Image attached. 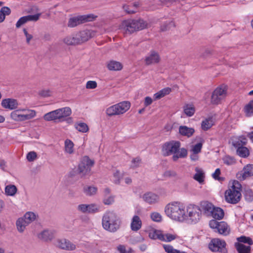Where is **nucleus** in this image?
<instances>
[{
	"instance_id": "ea45409f",
	"label": "nucleus",
	"mask_w": 253,
	"mask_h": 253,
	"mask_svg": "<svg viewBox=\"0 0 253 253\" xmlns=\"http://www.w3.org/2000/svg\"><path fill=\"white\" fill-rule=\"evenodd\" d=\"M17 188L15 185H8L5 188V192L8 196H14L17 192Z\"/></svg>"
},
{
	"instance_id": "f704fd0d",
	"label": "nucleus",
	"mask_w": 253,
	"mask_h": 253,
	"mask_svg": "<svg viewBox=\"0 0 253 253\" xmlns=\"http://www.w3.org/2000/svg\"><path fill=\"white\" fill-rule=\"evenodd\" d=\"M183 111L187 116L191 117L195 112V108L193 104H187L184 106Z\"/></svg>"
},
{
	"instance_id": "5fc2aeb1",
	"label": "nucleus",
	"mask_w": 253,
	"mask_h": 253,
	"mask_svg": "<svg viewBox=\"0 0 253 253\" xmlns=\"http://www.w3.org/2000/svg\"><path fill=\"white\" fill-rule=\"evenodd\" d=\"M245 198L246 200L249 202L253 200V192L251 189H247L245 191Z\"/></svg>"
},
{
	"instance_id": "37998d69",
	"label": "nucleus",
	"mask_w": 253,
	"mask_h": 253,
	"mask_svg": "<svg viewBox=\"0 0 253 253\" xmlns=\"http://www.w3.org/2000/svg\"><path fill=\"white\" fill-rule=\"evenodd\" d=\"M97 188L96 187L89 186L84 187V191L85 195L91 196L96 193Z\"/></svg>"
},
{
	"instance_id": "680f3d73",
	"label": "nucleus",
	"mask_w": 253,
	"mask_h": 253,
	"mask_svg": "<svg viewBox=\"0 0 253 253\" xmlns=\"http://www.w3.org/2000/svg\"><path fill=\"white\" fill-rule=\"evenodd\" d=\"M97 87V83L95 81H89L87 82L86 88L88 89H94Z\"/></svg>"
},
{
	"instance_id": "a19ab883",
	"label": "nucleus",
	"mask_w": 253,
	"mask_h": 253,
	"mask_svg": "<svg viewBox=\"0 0 253 253\" xmlns=\"http://www.w3.org/2000/svg\"><path fill=\"white\" fill-rule=\"evenodd\" d=\"M237 154L241 157L246 158L249 155L250 152L247 147L243 146L237 149Z\"/></svg>"
},
{
	"instance_id": "f3484780",
	"label": "nucleus",
	"mask_w": 253,
	"mask_h": 253,
	"mask_svg": "<svg viewBox=\"0 0 253 253\" xmlns=\"http://www.w3.org/2000/svg\"><path fill=\"white\" fill-rule=\"evenodd\" d=\"M1 104L2 107L4 108L13 110L17 108L18 102L15 99L6 98L2 100Z\"/></svg>"
},
{
	"instance_id": "5701e85b",
	"label": "nucleus",
	"mask_w": 253,
	"mask_h": 253,
	"mask_svg": "<svg viewBox=\"0 0 253 253\" xmlns=\"http://www.w3.org/2000/svg\"><path fill=\"white\" fill-rule=\"evenodd\" d=\"M215 207L211 203L207 201L202 202L201 204V211L208 215H210Z\"/></svg>"
},
{
	"instance_id": "6e6552de",
	"label": "nucleus",
	"mask_w": 253,
	"mask_h": 253,
	"mask_svg": "<svg viewBox=\"0 0 253 253\" xmlns=\"http://www.w3.org/2000/svg\"><path fill=\"white\" fill-rule=\"evenodd\" d=\"M130 107V102L124 101L108 107L106 109V113L109 116L119 115L126 113Z\"/></svg>"
},
{
	"instance_id": "9b49d317",
	"label": "nucleus",
	"mask_w": 253,
	"mask_h": 253,
	"mask_svg": "<svg viewBox=\"0 0 253 253\" xmlns=\"http://www.w3.org/2000/svg\"><path fill=\"white\" fill-rule=\"evenodd\" d=\"M211 228L214 229L219 234L227 235L229 234L230 228L227 224L224 221H217L216 220H211L209 222Z\"/></svg>"
},
{
	"instance_id": "603ef678",
	"label": "nucleus",
	"mask_w": 253,
	"mask_h": 253,
	"mask_svg": "<svg viewBox=\"0 0 253 253\" xmlns=\"http://www.w3.org/2000/svg\"><path fill=\"white\" fill-rule=\"evenodd\" d=\"M224 164L227 165H232L235 163V159L229 156H226L222 158Z\"/></svg>"
},
{
	"instance_id": "f257e3e1",
	"label": "nucleus",
	"mask_w": 253,
	"mask_h": 253,
	"mask_svg": "<svg viewBox=\"0 0 253 253\" xmlns=\"http://www.w3.org/2000/svg\"><path fill=\"white\" fill-rule=\"evenodd\" d=\"M180 146L181 143L179 141L171 140L167 142L162 146V154L165 156L173 155V161H177L179 158H185L187 155V149L185 148H180Z\"/></svg>"
},
{
	"instance_id": "39448f33",
	"label": "nucleus",
	"mask_w": 253,
	"mask_h": 253,
	"mask_svg": "<svg viewBox=\"0 0 253 253\" xmlns=\"http://www.w3.org/2000/svg\"><path fill=\"white\" fill-rule=\"evenodd\" d=\"M146 27L145 22L142 19L124 20L120 27L126 33L131 34L136 30H140Z\"/></svg>"
},
{
	"instance_id": "2eb2a0df",
	"label": "nucleus",
	"mask_w": 253,
	"mask_h": 253,
	"mask_svg": "<svg viewBox=\"0 0 253 253\" xmlns=\"http://www.w3.org/2000/svg\"><path fill=\"white\" fill-rule=\"evenodd\" d=\"M160 59V56L158 52L151 50L145 56L144 62L146 65H150L158 63Z\"/></svg>"
},
{
	"instance_id": "aec40b11",
	"label": "nucleus",
	"mask_w": 253,
	"mask_h": 253,
	"mask_svg": "<svg viewBox=\"0 0 253 253\" xmlns=\"http://www.w3.org/2000/svg\"><path fill=\"white\" fill-rule=\"evenodd\" d=\"M159 236L161 238L160 241L166 242H171L178 238V235L175 233H170L163 231H161V234Z\"/></svg>"
},
{
	"instance_id": "a18cd8bd",
	"label": "nucleus",
	"mask_w": 253,
	"mask_h": 253,
	"mask_svg": "<svg viewBox=\"0 0 253 253\" xmlns=\"http://www.w3.org/2000/svg\"><path fill=\"white\" fill-rule=\"evenodd\" d=\"M36 215L35 213L33 212H27L25 213L23 218L29 224L31 222L33 221L36 219Z\"/></svg>"
},
{
	"instance_id": "c9c22d12",
	"label": "nucleus",
	"mask_w": 253,
	"mask_h": 253,
	"mask_svg": "<svg viewBox=\"0 0 253 253\" xmlns=\"http://www.w3.org/2000/svg\"><path fill=\"white\" fill-rule=\"evenodd\" d=\"M28 225V223L23 217L19 218L16 221L17 228L19 232H23Z\"/></svg>"
},
{
	"instance_id": "9d476101",
	"label": "nucleus",
	"mask_w": 253,
	"mask_h": 253,
	"mask_svg": "<svg viewBox=\"0 0 253 253\" xmlns=\"http://www.w3.org/2000/svg\"><path fill=\"white\" fill-rule=\"evenodd\" d=\"M209 248L213 252L227 253L226 242L224 240L218 238L212 239L209 244Z\"/></svg>"
},
{
	"instance_id": "774afa93",
	"label": "nucleus",
	"mask_w": 253,
	"mask_h": 253,
	"mask_svg": "<svg viewBox=\"0 0 253 253\" xmlns=\"http://www.w3.org/2000/svg\"><path fill=\"white\" fill-rule=\"evenodd\" d=\"M191 154L190 156V159L192 161L196 162L199 159V153H195L194 152H191Z\"/></svg>"
},
{
	"instance_id": "8fccbe9b",
	"label": "nucleus",
	"mask_w": 253,
	"mask_h": 253,
	"mask_svg": "<svg viewBox=\"0 0 253 253\" xmlns=\"http://www.w3.org/2000/svg\"><path fill=\"white\" fill-rule=\"evenodd\" d=\"M220 169L219 168H217L215 169V171L212 174V177L215 180H217L219 182H222L224 180L225 178L223 177L220 176Z\"/></svg>"
},
{
	"instance_id": "c03bdc74",
	"label": "nucleus",
	"mask_w": 253,
	"mask_h": 253,
	"mask_svg": "<svg viewBox=\"0 0 253 253\" xmlns=\"http://www.w3.org/2000/svg\"><path fill=\"white\" fill-rule=\"evenodd\" d=\"M87 209L86 213H93L97 212L99 211L100 207L94 204H87Z\"/></svg>"
},
{
	"instance_id": "864d4df0",
	"label": "nucleus",
	"mask_w": 253,
	"mask_h": 253,
	"mask_svg": "<svg viewBox=\"0 0 253 253\" xmlns=\"http://www.w3.org/2000/svg\"><path fill=\"white\" fill-rule=\"evenodd\" d=\"M161 230H154L149 233V237L150 238L153 239H159L161 240L160 234H161Z\"/></svg>"
},
{
	"instance_id": "e2e57ef3",
	"label": "nucleus",
	"mask_w": 253,
	"mask_h": 253,
	"mask_svg": "<svg viewBox=\"0 0 253 253\" xmlns=\"http://www.w3.org/2000/svg\"><path fill=\"white\" fill-rule=\"evenodd\" d=\"M51 91L48 89H43L40 92V95L42 97H48L51 95Z\"/></svg>"
},
{
	"instance_id": "4468645a",
	"label": "nucleus",
	"mask_w": 253,
	"mask_h": 253,
	"mask_svg": "<svg viewBox=\"0 0 253 253\" xmlns=\"http://www.w3.org/2000/svg\"><path fill=\"white\" fill-rule=\"evenodd\" d=\"M54 244L58 248L66 251H74L76 249V245L66 239H57Z\"/></svg>"
},
{
	"instance_id": "69168bd1",
	"label": "nucleus",
	"mask_w": 253,
	"mask_h": 253,
	"mask_svg": "<svg viewBox=\"0 0 253 253\" xmlns=\"http://www.w3.org/2000/svg\"><path fill=\"white\" fill-rule=\"evenodd\" d=\"M87 209V204H80L77 207V210L83 213H86Z\"/></svg>"
},
{
	"instance_id": "bf43d9fd",
	"label": "nucleus",
	"mask_w": 253,
	"mask_h": 253,
	"mask_svg": "<svg viewBox=\"0 0 253 253\" xmlns=\"http://www.w3.org/2000/svg\"><path fill=\"white\" fill-rule=\"evenodd\" d=\"M37 157V153L34 151L29 152L27 155V159L29 162L34 161Z\"/></svg>"
},
{
	"instance_id": "09e8293b",
	"label": "nucleus",
	"mask_w": 253,
	"mask_h": 253,
	"mask_svg": "<svg viewBox=\"0 0 253 253\" xmlns=\"http://www.w3.org/2000/svg\"><path fill=\"white\" fill-rule=\"evenodd\" d=\"M76 128L82 132H86L88 130L87 125L84 123H80L76 125Z\"/></svg>"
},
{
	"instance_id": "0e129e2a",
	"label": "nucleus",
	"mask_w": 253,
	"mask_h": 253,
	"mask_svg": "<svg viewBox=\"0 0 253 253\" xmlns=\"http://www.w3.org/2000/svg\"><path fill=\"white\" fill-rule=\"evenodd\" d=\"M23 32L26 38V42L28 44H29L31 40L33 39V37L31 34L28 33V31L26 29H23Z\"/></svg>"
},
{
	"instance_id": "4be33fe9",
	"label": "nucleus",
	"mask_w": 253,
	"mask_h": 253,
	"mask_svg": "<svg viewBox=\"0 0 253 253\" xmlns=\"http://www.w3.org/2000/svg\"><path fill=\"white\" fill-rule=\"evenodd\" d=\"M195 132L194 128L188 127L185 126H181L179 127V132L182 135L187 137H191Z\"/></svg>"
},
{
	"instance_id": "72a5a7b5",
	"label": "nucleus",
	"mask_w": 253,
	"mask_h": 253,
	"mask_svg": "<svg viewBox=\"0 0 253 253\" xmlns=\"http://www.w3.org/2000/svg\"><path fill=\"white\" fill-rule=\"evenodd\" d=\"M171 91L169 87H166L160 90L154 94V97L155 100L159 99L166 95L169 94Z\"/></svg>"
},
{
	"instance_id": "49530a36",
	"label": "nucleus",
	"mask_w": 253,
	"mask_h": 253,
	"mask_svg": "<svg viewBox=\"0 0 253 253\" xmlns=\"http://www.w3.org/2000/svg\"><path fill=\"white\" fill-rule=\"evenodd\" d=\"M203 141H200L195 145H193L190 150L191 152L195 153H200L203 146Z\"/></svg>"
},
{
	"instance_id": "338daca9",
	"label": "nucleus",
	"mask_w": 253,
	"mask_h": 253,
	"mask_svg": "<svg viewBox=\"0 0 253 253\" xmlns=\"http://www.w3.org/2000/svg\"><path fill=\"white\" fill-rule=\"evenodd\" d=\"M140 163V160L139 158H135L132 161L131 167L135 168L139 166Z\"/></svg>"
},
{
	"instance_id": "7c9ffc66",
	"label": "nucleus",
	"mask_w": 253,
	"mask_h": 253,
	"mask_svg": "<svg viewBox=\"0 0 253 253\" xmlns=\"http://www.w3.org/2000/svg\"><path fill=\"white\" fill-rule=\"evenodd\" d=\"M58 112L56 110L46 113L43 116V119L46 121H56L59 120Z\"/></svg>"
},
{
	"instance_id": "2f4dec72",
	"label": "nucleus",
	"mask_w": 253,
	"mask_h": 253,
	"mask_svg": "<svg viewBox=\"0 0 253 253\" xmlns=\"http://www.w3.org/2000/svg\"><path fill=\"white\" fill-rule=\"evenodd\" d=\"M196 173L194 175V178L196 181H198L200 183H202L204 181L205 173L203 170L198 167L195 169Z\"/></svg>"
},
{
	"instance_id": "473e14b6",
	"label": "nucleus",
	"mask_w": 253,
	"mask_h": 253,
	"mask_svg": "<svg viewBox=\"0 0 253 253\" xmlns=\"http://www.w3.org/2000/svg\"><path fill=\"white\" fill-rule=\"evenodd\" d=\"M235 247L239 253H250L251 247L246 246L240 243H235Z\"/></svg>"
},
{
	"instance_id": "c85d7f7f",
	"label": "nucleus",
	"mask_w": 253,
	"mask_h": 253,
	"mask_svg": "<svg viewBox=\"0 0 253 253\" xmlns=\"http://www.w3.org/2000/svg\"><path fill=\"white\" fill-rule=\"evenodd\" d=\"M108 69L110 71H120L123 68L122 64L117 61L111 60L107 64Z\"/></svg>"
},
{
	"instance_id": "f8f14e48",
	"label": "nucleus",
	"mask_w": 253,
	"mask_h": 253,
	"mask_svg": "<svg viewBox=\"0 0 253 253\" xmlns=\"http://www.w3.org/2000/svg\"><path fill=\"white\" fill-rule=\"evenodd\" d=\"M227 93V88L225 86L221 85L217 87L212 92L211 96V103L213 104H218L223 99Z\"/></svg>"
},
{
	"instance_id": "e433bc0d",
	"label": "nucleus",
	"mask_w": 253,
	"mask_h": 253,
	"mask_svg": "<svg viewBox=\"0 0 253 253\" xmlns=\"http://www.w3.org/2000/svg\"><path fill=\"white\" fill-rule=\"evenodd\" d=\"M65 151L66 153L71 154L74 152V143L70 139H66L64 142Z\"/></svg>"
},
{
	"instance_id": "a878e982",
	"label": "nucleus",
	"mask_w": 253,
	"mask_h": 253,
	"mask_svg": "<svg viewBox=\"0 0 253 253\" xmlns=\"http://www.w3.org/2000/svg\"><path fill=\"white\" fill-rule=\"evenodd\" d=\"M58 112L59 120H62L63 118L68 117L72 113L71 109L69 107H65L62 108L56 109Z\"/></svg>"
},
{
	"instance_id": "3c124183",
	"label": "nucleus",
	"mask_w": 253,
	"mask_h": 253,
	"mask_svg": "<svg viewBox=\"0 0 253 253\" xmlns=\"http://www.w3.org/2000/svg\"><path fill=\"white\" fill-rule=\"evenodd\" d=\"M237 241L239 242L238 243H247L249 244L250 246L253 244V241L251 238L248 237H246L244 236H241L240 237L237 238Z\"/></svg>"
},
{
	"instance_id": "4d7b16f0",
	"label": "nucleus",
	"mask_w": 253,
	"mask_h": 253,
	"mask_svg": "<svg viewBox=\"0 0 253 253\" xmlns=\"http://www.w3.org/2000/svg\"><path fill=\"white\" fill-rule=\"evenodd\" d=\"M121 177V174L120 172L117 170L113 174V177L112 180L116 184H119L120 183V179Z\"/></svg>"
},
{
	"instance_id": "4c0bfd02",
	"label": "nucleus",
	"mask_w": 253,
	"mask_h": 253,
	"mask_svg": "<svg viewBox=\"0 0 253 253\" xmlns=\"http://www.w3.org/2000/svg\"><path fill=\"white\" fill-rule=\"evenodd\" d=\"M10 12L11 10L9 7L7 6L2 7L0 10V23L2 22L5 18V16L9 15Z\"/></svg>"
},
{
	"instance_id": "b1692460",
	"label": "nucleus",
	"mask_w": 253,
	"mask_h": 253,
	"mask_svg": "<svg viewBox=\"0 0 253 253\" xmlns=\"http://www.w3.org/2000/svg\"><path fill=\"white\" fill-rule=\"evenodd\" d=\"M79 40V44L88 41L91 37L90 32L88 30H84L76 34Z\"/></svg>"
},
{
	"instance_id": "c756f323",
	"label": "nucleus",
	"mask_w": 253,
	"mask_h": 253,
	"mask_svg": "<svg viewBox=\"0 0 253 253\" xmlns=\"http://www.w3.org/2000/svg\"><path fill=\"white\" fill-rule=\"evenodd\" d=\"M224 215V212L222 209L218 207H214L210 215L215 219L220 220L223 218Z\"/></svg>"
},
{
	"instance_id": "20e7f679",
	"label": "nucleus",
	"mask_w": 253,
	"mask_h": 253,
	"mask_svg": "<svg viewBox=\"0 0 253 253\" xmlns=\"http://www.w3.org/2000/svg\"><path fill=\"white\" fill-rule=\"evenodd\" d=\"M241 185L237 181H234L232 186L225 192V200L230 204L238 203L241 198Z\"/></svg>"
},
{
	"instance_id": "052dcab7",
	"label": "nucleus",
	"mask_w": 253,
	"mask_h": 253,
	"mask_svg": "<svg viewBox=\"0 0 253 253\" xmlns=\"http://www.w3.org/2000/svg\"><path fill=\"white\" fill-rule=\"evenodd\" d=\"M28 22L26 16L21 17L16 24V28H20L22 25Z\"/></svg>"
},
{
	"instance_id": "58836bf2",
	"label": "nucleus",
	"mask_w": 253,
	"mask_h": 253,
	"mask_svg": "<svg viewBox=\"0 0 253 253\" xmlns=\"http://www.w3.org/2000/svg\"><path fill=\"white\" fill-rule=\"evenodd\" d=\"M244 111L247 117H251L253 115V100L249 102L244 108Z\"/></svg>"
},
{
	"instance_id": "393cba45",
	"label": "nucleus",
	"mask_w": 253,
	"mask_h": 253,
	"mask_svg": "<svg viewBox=\"0 0 253 253\" xmlns=\"http://www.w3.org/2000/svg\"><path fill=\"white\" fill-rule=\"evenodd\" d=\"M63 42L68 45H76L79 44V40L77 34H74L66 37L63 39Z\"/></svg>"
},
{
	"instance_id": "412c9836",
	"label": "nucleus",
	"mask_w": 253,
	"mask_h": 253,
	"mask_svg": "<svg viewBox=\"0 0 253 253\" xmlns=\"http://www.w3.org/2000/svg\"><path fill=\"white\" fill-rule=\"evenodd\" d=\"M240 177L241 180H245L247 178L253 175V165L249 164L244 167L241 171Z\"/></svg>"
},
{
	"instance_id": "0eeeda50",
	"label": "nucleus",
	"mask_w": 253,
	"mask_h": 253,
	"mask_svg": "<svg viewBox=\"0 0 253 253\" xmlns=\"http://www.w3.org/2000/svg\"><path fill=\"white\" fill-rule=\"evenodd\" d=\"M201 216V209L198 206L190 204L187 207L185 220L188 223L195 224L200 220Z\"/></svg>"
},
{
	"instance_id": "13d9d810",
	"label": "nucleus",
	"mask_w": 253,
	"mask_h": 253,
	"mask_svg": "<svg viewBox=\"0 0 253 253\" xmlns=\"http://www.w3.org/2000/svg\"><path fill=\"white\" fill-rule=\"evenodd\" d=\"M41 16L40 13H37L34 15H29L26 16L28 21H37L39 20Z\"/></svg>"
},
{
	"instance_id": "de8ad7c7",
	"label": "nucleus",
	"mask_w": 253,
	"mask_h": 253,
	"mask_svg": "<svg viewBox=\"0 0 253 253\" xmlns=\"http://www.w3.org/2000/svg\"><path fill=\"white\" fill-rule=\"evenodd\" d=\"M151 219L154 222H160L162 220V215L158 212H153L150 214Z\"/></svg>"
},
{
	"instance_id": "bb28decb",
	"label": "nucleus",
	"mask_w": 253,
	"mask_h": 253,
	"mask_svg": "<svg viewBox=\"0 0 253 253\" xmlns=\"http://www.w3.org/2000/svg\"><path fill=\"white\" fill-rule=\"evenodd\" d=\"M139 5V3L138 2L130 3L128 4H125L123 6V9L128 14L134 13L136 12Z\"/></svg>"
},
{
	"instance_id": "6e6d98bb",
	"label": "nucleus",
	"mask_w": 253,
	"mask_h": 253,
	"mask_svg": "<svg viewBox=\"0 0 253 253\" xmlns=\"http://www.w3.org/2000/svg\"><path fill=\"white\" fill-rule=\"evenodd\" d=\"M175 25L173 21L169 22V23H166L163 24L161 27V29L163 31H167L170 29L172 27H174Z\"/></svg>"
},
{
	"instance_id": "ddd939ff",
	"label": "nucleus",
	"mask_w": 253,
	"mask_h": 253,
	"mask_svg": "<svg viewBox=\"0 0 253 253\" xmlns=\"http://www.w3.org/2000/svg\"><path fill=\"white\" fill-rule=\"evenodd\" d=\"M94 18L95 17L91 14L79 16L70 18L68 25L69 27H74L81 23L92 21Z\"/></svg>"
},
{
	"instance_id": "79ce46f5",
	"label": "nucleus",
	"mask_w": 253,
	"mask_h": 253,
	"mask_svg": "<svg viewBox=\"0 0 253 253\" xmlns=\"http://www.w3.org/2000/svg\"><path fill=\"white\" fill-rule=\"evenodd\" d=\"M163 248L167 253H187L184 251H181L173 248L169 245H164Z\"/></svg>"
},
{
	"instance_id": "a211bd4d",
	"label": "nucleus",
	"mask_w": 253,
	"mask_h": 253,
	"mask_svg": "<svg viewBox=\"0 0 253 253\" xmlns=\"http://www.w3.org/2000/svg\"><path fill=\"white\" fill-rule=\"evenodd\" d=\"M142 225V222L140 217L137 215H134L131 220L130 229L134 232L138 231L141 229Z\"/></svg>"
},
{
	"instance_id": "1a4fd4ad",
	"label": "nucleus",
	"mask_w": 253,
	"mask_h": 253,
	"mask_svg": "<svg viewBox=\"0 0 253 253\" xmlns=\"http://www.w3.org/2000/svg\"><path fill=\"white\" fill-rule=\"evenodd\" d=\"M94 162L89 159L88 156H84L81 160L78 166L79 173L84 176L90 174L91 168L93 166Z\"/></svg>"
},
{
	"instance_id": "6ab92c4d",
	"label": "nucleus",
	"mask_w": 253,
	"mask_h": 253,
	"mask_svg": "<svg viewBox=\"0 0 253 253\" xmlns=\"http://www.w3.org/2000/svg\"><path fill=\"white\" fill-rule=\"evenodd\" d=\"M54 237V232L50 230H44L40 233L38 237L45 242L51 241Z\"/></svg>"
},
{
	"instance_id": "dca6fc26",
	"label": "nucleus",
	"mask_w": 253,
	"mask_h": 253,
	"mask_svg": "<svg viewBox=\"0 0 253 253\" xmlns=\"http://www.w3.org/2000/svg\"><path fill=\"white\" fill-rule=\"evenodd\" d=\"M142 199L147 203L152 205L158 202L159 196L151 192H148L142 196Z\"/></svg>"
},
{
	"instance_id": "7ed1b4c3",
	"label": "nucleus",
	"mask_w": 253,
	"mask_h": 253,
	"mask_svg": "<svg viewBox=\"0 0 253 253\" xmlns=\"http://www.w3.org/2000/svg\"><path fill=\"white\" fill-rule=\"evenodd\" d=\"M121 223L119 217L114 211H107L102 217L103 227L109 232H115L117 231L120 227Z\"/></svg>"
},
{
	"instance_id": "f03ea898",
	"label": "nucleus",
	"mask_w": 253,
	"mask_h": 253,
	"mask_svg": "<svg viewBox=\"0 0 253 253\" xmlns=\"http://www.w3.org/2000/svg\"><path fill=\"white\" fill-rule=\"evenodd\" d=\"M168 216L170 218L183 221L185 220V209L184 205L180 202H172L168 204L165 209Z\"/></svg>"
},
{
	"instance_id": "cd10ccee",
	"label": "nucleus",
	"mask_w": 253,
	"mask_h": 253,
	"mask_svg": "<svg viewBox=\"0 0 253 253\" xmlns=\"http://www.w3.org/2000/svg\"><path fill=\"white\" fill-rule=\"evenodd\" d=\"M214 124V119L212 117H210L202 122L201 128L203 130L206 131L211 128Z\"/></svg>"
},
{
	"instance_id": "423d86ee",
	"label": "nucleus",
	"mask_w": 253,
	"mask_h": 253,
	"mask_svg": "<svg viewBox=\"0 0 253 253\" xmlns=\"http://www.w3.org/2000/svg\"><path fill=\"white\" fill-rule=\"evenodd\" d=\"M36 115L35 110L26 108H19L12 111L10 117L12 120L17 122L25 121L34 118Z\"/></svg>"
}]
</instances>
